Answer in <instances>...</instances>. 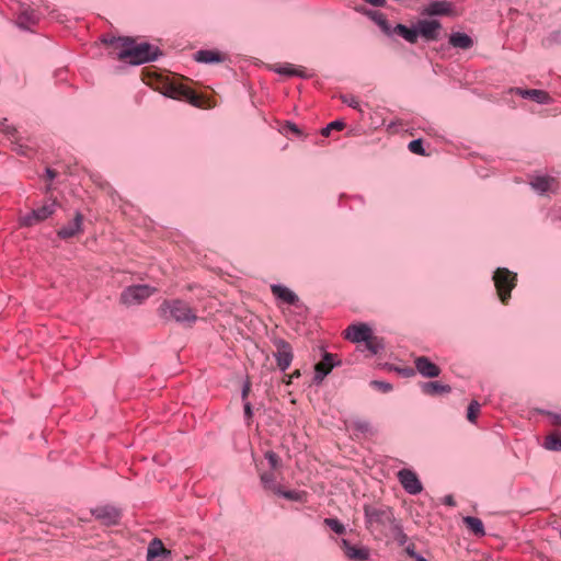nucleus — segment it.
Listing matches in <instances>:
<instances>
[{
    "mask_svg": "<svg viewBox=\"0 0 561 561\" xmlns=\"http://www.w3.org/2000/svg\"><path fill=\"white\" fill-rule=\"evenodd\" d=\"M104 43L113 48L119 46L121 48L116 54V58L119 60H128L133 66L156 61L162 56V51L158 46L147 42L137 44L136 41L129 36L112 37L104 39Z\"/></svg>",
    "mask_w": 561,
    "mask_h": 561,
    "instance_id": "f257e3e1",
    "label": "nucleus"
},
{
    "mask_svg": "<svg viewBox=\"0 0 561 561\" xmlns=\"http://www.w3.org/2000/svg\"><path fill=\"white\" fill-rule=\"evenodd\" d=\"M364 516L366 528L370 531L389 529L398 520L393 510L383 504H365Z\"/></svg>",
    "mask_w": 561,
    "mask_h": 561,
    "instance_id": "f03ea898",
    "label": "nucleus"
},
{
    "mask_svg": "<svg viewBox=\"0 0 561 561\" xmlns=\"http://www.w3.org/2000/svg\"><path fill=\"white\" fill-rule=\"evenodd\" d=\"M158 312L162 319L173 320L181 324L192 325L197 320V316L190 305L181 299L164 300Z\"/></svg>",
    "mask_w": 561,
    "mask_h": 561,
    "instance_id": "7ed1b4c3",
    "label": "nucleus"
},
{
    "mask_svg": "<svg viewBox=\"0 0 561 561\" xmlns=\"http://www.w3.org/2000/svg\"><path fill=\"white\" fill-rule=\"evenodd\" d=\"M497 296L503 305H507L512 290L517 285V274L506 267H497L492 276Z\"/></svg>",
    "mask_w": 561,
    "mask_h": 561,
    "instance_id": "20e7f679",
    "label": "nucleus"
},
{
    "mask_svg": "<svg viewBox=\"0 0 561 561\" xmlns=\"http://www.w3.org/2000/svg\"><path fill=\"white\" fill-rule=\"evenodd\" d=\"M154 291L156 288L149 285H131L121 293L119 301L127 307L140 305L151 297Z\"/></svg>",
    "mask_w": 561,
    "mask_h": 561,
    "instance_id": "39448f33",
    "label": "nucleus"
},
{
    "mask_svg": "<svg viewBox=\"0 0 561 561\" xmlns=\"http://www.w3.org/2000/svg\"><path fill=\"white\" fill-rule=\"evenodd\" d=\"M91 515L104 526L119 525L123 512L114 505H100L91 508Z\"/></svg>",
    "mask_w": 561,
    "mask_h": 561,
    "instance_id": "423d86ee",
    "label": "nucleus"
},
{
    "mask_svg": "<svg viewBox=\"0 0 561 561\" xmlns=\"http://www.w3.org/2000/svg\"><path fill=\"white\" fill-rule=\"evenodd\" d=\"M273 345L276 347L273 356L276 360V365L280 371H286L294 359V352L291 345L284 339H273Z\"/></svg>",
    "mask_w": 561,
    "mask_h": 561,
    "instance_id": "0eeeda50",
    "label": "nucleus"
},
{
    "mask_svg": "<svg viewBox=\"0 0 561 561\" xmlns=\"http://www.w3.org/2000/svg\"><path fill=\"white\" fill-rule=\"evenodd\" d=\"M443 25L436 19H422L415 23L417 37L421 36L425 42H436L440 38V31Z\"/></svg>",
    "mask_w": 561,
    "mask_h": 561,
    "instance_id": "6e6552de",
    "label": "nucleus"
},
{
    "mask_svg": "<svg viewBox=\"0 0 561 561\" xmlns=\"http://www.w3.org/2000/svg\"><path fill=\"white\" fill-rule=\"evenodd\" d=\"M341 364L335 354L323 351L321 360L314 365L313 383L320 385L332 369Z\"/></svg>",
    "mask_w": 561,
    "mask_h": 561,
    "instance_id": "1a4fd4ad",
    "label": "nucleus"
},
{
    "mask_svg": "<svg viewBox=\"0 0 561 561\" xmlns=\"http://www.w3.org/2000/svg\"><path fill=\"white\" fill-rule=\"evenodd\" d=\"M57 206V202L53 201L51 203L45 204L36 209H33L31 213L21 218V225L24 227H33L46 220L56 211Z\"/></svg>",
    "mask_w": 561,
    "mask_h": 561,
    "instance_id": "9d476101",
    "label": "nucleus"
},
{
    "mask_svg": "<svg viewBox=\"0 0 561 561\" xmlns=\"http://www.w3.org/2000/svg\"><path fill=\"white\" fill-rule=\"evenodd\" d=\"M398 480L401 483L404 491L411 495L420 494L423 490V485L417 474L411 469H401L398 472Z\"/></svg>",
    "mask_w": 561,
    "mask_h": 561,
    "instance_id": "9b49d317",
    "label": "nucleus"
},
{
    "mask_svg": "<svg viewBox=\"0 0 561 561\" xmlns=\"http://www.w3.org/2000/svg\"><path fill=\"white\" fill-rule=\"evenodd\" d=\"M339 545L345 557L350 560L367 561L370 557V551L367 547L352 545L351 541L345 538H342Z\"/></svg>",
    "mask_w": 561,
    "mask_h": 561,
    "instance_id": "f8f14e48",
    "label": "nucleus"
},
{
    "mask_svg": "<svg viewBox=\"0 0 561 561\" xmlns=\"http://www.w3.org/2000/svg\"><path fill=\"white\" fill-rule=\"evenodd\" d=\"M373 335L371 328L366 323L351 324L345 330V339L353 343H365Z\"/></svg>",
    "mask_w": 561,
    "mask_h": 561,
    "instance_id": "ddd939ff",
    "label": "nucleus"
},
{
    "mask_svg": "<svg viewBox=\"0 0 561 561\" xmlns=\"http://www.w3.org/2000/svg\"><path fill=\"white\" fill-rule=\"evenodd\" d=\"M416 371L424 378H436L442 369L426 356H419L414 359Z\"/></svg>",
    "mask_w": 561,
    "mask_h": 561,
    "instance_id": "4468645a",
    "label": "nucleus"
},
{
    "mask_svg": "<svg viewBox=\"0 0 561 561\" xmlns=\"http://www.w3.org/2000/svg\"><path fill=\"white\" fill-rule=\"evenodd\" d=\"M512 91L523 99L533 100L538 104L546 105L552 102L550 94L543 90L515 88Z\"/></svg>",
    "mask_w": 561,
    "mask_h": 561,
    "instance_id": "2eb2a0df",
    "label": "nucleus"
},
{
    "mask_svg": "<svg viewBox=\"0 0 561 561\" xmlns=\"http://www.w3.org/2000/svg\"><path fill=\"white\" fill-rule=\"evenodd\" d=\"M171 556L159 538H153L147 547V561H164Z\"/></svg>",
    "mask_w": 561,
    "mask_h": 561,
    "instance_id": "dca6fc26",
    "label": "nucleus"
},
{
    "mask_svg": "<svg viewBox=\"0 0 561 561\" xmlns=\"http://www.w3.org/2000/svg\"><path fill=\"white\" fill-rule=\"evenodd\" d=\"M453 11L451 3L446 0L431 1L422 11V15L440 16L450 15Z\"/></svg>",
    "mask_w": 561,
    "mask_h": 561,
    "instance_id": "f3484780",
    "label": "nucleus"
},
{
    "mask_svg": "<svg viewBox=\"0 0 561 561\" xmlns=\"http://www.w3.org/2000/svg\"><path fill=\"white\" fill-rule=\"evenodd\" d=\"M82 222L83 216L80 211H77L71 222L57 230V237L62 240L73 238L82 230Z\"/></svg>",
    "mask_w": 561,
    "mask_h": 561,
    "instance_id": "a211bd4d",
    "label": "nucleus"
},
{
    "mask_svg": "<svg viewBox=\"0 0 561 561\" xmlns=\"http://www.w3.org/2000/svg\"><path fill=\"white\" fill-rule=\"evenodd\" d=\"M420 388L422 393L430 397H437L448 394L451 392V387L449 385L443 383L437 380L420 382Z\"/></svg>",
    "mask_w": 561,
    "mask_h": 561,
    "instance_id": "6ab92c4d",
    "label": "nucleus"
},
{
    "mask_svg": "<svg viewBox=\"0 0 561 561\" xmlns=\"http://www.w3.org/2000/svg\"><path fill=\"white\" fill-rule=\"evenodd\" d=\"M357 11L362 12L363 14L368 16L371 21H374L386 35H388V36L392 35V27H391L389 21L387 20L386 15L382 12L376 11V10H369L366 8L357 9Z\"/></svg>",
    "mask_w": 561,
    "mask_h": 561,
    "instance_id": "aec40b11",
    "label": "nucleus"
},
{
    "mask_svg": "<svg viewBox=\"0 0 561 561\" xmlns=\"http://www.w3.org/2000/svg\"><path fill=\"white\" fill-rule=\"evenodd\" d=\"M448 44L453 48L468 50L473 47V38L463 32H451L448 36Z\"/></svg>",
    "mask_w": 561,
    "mask_h": 561,
    "instance_id": "412c9836",
    "label": "nucleus"
},
{
    "mask_svg": "<svg viewBox=\"0 0 561 561\" xmlns=\"http://www.w3.org/2000/svg\"><path fill=\"white\" fill-rule=\"evenodd\" d=\"M271 291L277 299L290 306H297L299 302V297L293 290L282 284L271 285Z\"/></svg>",
    "mask_w": 561,
    "mask_h": 561,
    "instance_id": "4be33fe9",
    "label": "nucleus"
},
{
    "mask_svg": "<svg viewBox=\"0 0 561 561\" xmlns=\"http://www.w3.org/2000/svg\"><path fill=\"white\" fill-rule=\"evenodd\" d=\"M194 60L201 64H218L225 60V57L217 50L201 49L195 53Z\"/></svg>",
    "mask_w": 561,
    "mask_h": 561,
    "instance_id": "5701e85b",
    "label": "nucleus"
},
{
    "mask_svg": "<svg viewBox=\"0 0 561 561\" xmlns=\"http://www.w3.org/2000/svg\"><path fill=\"white\" fill-rule=\"evenodd\" d=\"M392 34H398L410 44H415L417 42L415 24L412 27H408L407 25L399 23L392 27Z\"/></svg>",
    "mask_w": 561,
    "mask_h": 561,
    "instance_id": "b1692460",
    "label": "nucleus"
},
{
    "mask_svg": "<svg viewBox=\"0 0 561 561\" xmlns=\"http://www.w3.org/2000/svg\"><path fill=\"white\" fill-rule=\"evenodd\" d=\"M463 524L476 536L483 537L485 535L483 523L480 518L474 516L463 517Z\"/></svg>",
    "mask_w": 561,
    "mask_h": 561,
    "instance_id": "393cba45",
    "label": "nucleus"
},
{
    "mask_svg": "<svg viewBox=\"0 0 561 561\" xmlns=\"http://www.w3.org/2000/svg\"><path fill=\"white\" fill-rule=\"evenodd\" d=\"M261 483L265 490L272 491L273 493H277L282 488L276 483V479L273 472H263L260 476Z\"/></svg>",
    "mask_w": 561,
    "mask_h": 561,
    "instance_id": "a878e982",
    "label": "nucleus"
},
{
    "mask_svg": "<svg viewBox=\"0 0 561 561\" xmlns=\"http://www.w3.org/2000/svg\"><path fill=\"white\" fill-rule=\"evenodd\" d=\"M365 346L370 352L371 355H377L385 350V341L382 337L371 335L365 342Z\"/></svg>",
    "mask_w": 561,
    "mask_h": 561,
    "instance_id": "bb28decb",
    "label": "nucleus"
},
{
    "mask_svg": "<svg viewBox=\"0 0 561 561\" xmlns=\"http://www.w3.org/2000/svg\"><path fill=\"white\" fill-rule=\"evenodd\" d=\"M389 530L392 533L394 540L399 546H404L408 542V536L403 531V527L400 520H397Z\"/></svg>",
    "mask_w": 561,
    "mask_h": 561,
    "instance_id": "cd10ccee",
    "label": "nucleus"
},
{
    "mask_svg": "<svg viewBox=\"0 0 561 561\" xmlns=\"http://www.w3.org/2000/svg\"><path fill=\"white\" fill-rule=\"evenodd\" d=\"M323 524L329 527L336 535H343L346 533L345 525L335 517H328L323 519Z\"/></svg>",
    "mask_w": 561,
    "mask_h": 561,
    "instance_id": "c85d7f7f",
    "label": "nucleus"
},
{
    "mask_svg": "<svg viewBox=\"0 0 561 561\" xmlns=\"http://www.w3.org/2000/svg\"><path fill=\"white\" fill-rule=\"evenodd\" d=\"M543 447L551 451H561V435L554 433L546 437Z\"/></svg>",
    "mask_w": 561,
    "mask_h": 561,
    "instance_id": "c756f323",
    "label": "nucleus"
},
{
    "mask_svg": "<svg viewBox=\"0 0 561 561\" xmlns=\"http://www.w3.org/2000/svg\"><path fill=\"white\" fill-rule=\"evenodd\" d=\"M276 495L282 496L286 500L294 502H301L304 497V493L295 490H283L282 488L276 493Z\"/></svg>",
    "mask_w": 561,
    "mask_h": 561,
    "instance_id": "7c9ffc66",
    "label": "nucleus"
},
{
    "mask_svg": "<svg viewBox=\"0 0 561 561\" xmlns=\"http://www.w3.org/2000/svg\"><path fill=\"white\" fill-rule=\"evenodd\" d=\"M542 46L550 48L554 45H561V31L557 30L551 32L547 37L542 39Z\"/></svg>",
    "mask_w": 561,
    "mask_h": 561,
    "instance_id": "2f4dec72",
    "label": "nucleus"
},
{
    "mask_svg": "<svg viewBox=\"0 0 561 561\" xmlns=\"http://www.w3.org/2000/svg\"><path fill=\"white\" fill-rule=\"evenodd\" d=\"M531 186L540 193H546L549 190L550 180L547 176H537L531 182Z\"/></svg>",
    "mask_w": 561,
    "mask_h": 561,
    "instance_id": "473e14b6",
    "label": "nucleus"
},
{
    "mask_svg": "<svg viewBox=\"0 0 561 561\" xmlns=\"http://www.w3.org/2000/svg\"><path fill=\"white\" fill-rule=\"evenodd\" d=\"M408 148L412 153H415L419 156H427L422 138L411 140L408 145Z\"/></svg>",
    "mask_w": 561,
    "mask_h": 561,
    "instance_id": "72a5a7b5",
    "label": "nucleus"
},
{
    "mask_svg": "<svg viewBox=\"0 0 561 561\" xmlns=\"http://www.w3.org/2000/svg\"><path fill=\"white\" fill-rule=\"evenodd\" d=\"M479 412H480V403L476 400H472L469 403L468 409H467V420L470 423H474L478 417Z\"/></svg>",
    "mask_w": 561,
    "mask_h": 561,
    "instance_id": "f704fd0d",
    "label": "nucleus"
},
{
    "mask_svg": "<svg viewBox=\"0 0 561 561\" xmlns=\"http://www.w3.org/2000/svg\"><path fill=\"white\" fill-rule=\"evenodd\" d=\"M345 127V123L342 119H335L329 123L324 128L321 129V135L328 137L331 130H342Z\"/></svg>",
    "mask_w": 561,
    "mask_h": 561,
    "instance_id": "c9c22d12",
    "label": "nucleus"
},
{
    "mask_svg": "<svg viewBox=\"0 0 561 561\" xmlns=\"http://www.w3.org/2000/svg\"><path fill=\"white\" fill-rule=\"evenodd\" d=\"M25 22L32 23V24H34L36 22V18L34 16L33 11L25 10V11L21 12V14L19 15V26L21 28H28L24 24Z\"/></svg>",
    "mask_w": 561,
    "mask_h": 561,
    "instance_id": "e433bc0d",
    "label": "nucleus"
},
{
    "mask_svg": "<svg viewBox=\"0 0 561 561\" xmlns=\"http://www.w3.org/2000/svg\"><path fill=\"white\" fill-rule=\"evenodd\" d=\"M295 70L296 68L291 64H284L273 68V71L276 73L288 77L295 76Z\"/></svg>",
    "mask_w": 561,
    "mask_h": 561,
    "instance_id": "4c0bfd02",
    "label": "nucleus"
},
{
    "mask_svg": "<svg viewBox=\"0 0 561 561\" xmlns=\"http://www.w3.org/2000/svg\"><path fill=\"white\" fill-rule=\"evenodd\" d=\"M370 386L374 389L379 390L383 393H388L393 389V387L390 382L383 381V380H371Z\"/></svg>",
    "mask_w": 561,
    "mask_h": 561,
    "instance_id": "58836bf2",
    "label": "nucleus"
},
{
    "mask_svg": "<svg viewBox=\"0 0 561 561\" xmlns=\"http://www.w3.org/2000/svg\"><path fill=\"white\" fill-rule=\"evenodd\" d=\"M265 458L266 460L268 461V465L272 469H277L278 467H280V458L279 456L274 453L273 450H268L265 453Z\"/></svg>",
    "mask_w": 561,
    "mask_h": 561,
    "instance_id": "ea45409f",
    "label": "nucleus"
},
{
    "mask_svg": "<svg viewBox=\"0 0 561 561\" xmlns=\"http://www.w3.org/2000/svg\"><path fill=\"white\" fill-rule=\"evenodd\" d=\"M353 427L355 431L362 434H366L371 430L370 423L366 420H355L353 422Z\"/></svg>",
    "mask_w": 561,
    "mask_h": 561,
    "instance_id": "a19ab883",
    "label": "nucleus"
},
{
    "mask_svg": "<svg viewBox=\"0 0 561 561\" xmlns=\"http://www.w3.org/2000/svg\"><path fill=\"white\" fill-rule=\"evenodd\" d=\"M536 411L539 414L549 416L552 420L553 425L561 426V414L545 409H536Z\"/></svg>",
    "mask_w": 561,
    "mask_h": 561,
    "instance_id": "79ce46f5",
    "label": "nucleus"
},
{
    "mask_svg": "<svg viewBox=\"0 0 561 561\" xmlns=\"http://www.w3.org/2000/svg\"><path fill=\"white\" fill-rule=\"evenodd\" d=\"M340 99L344 104H347L350 107L360 111L359 101L354 95L342 94Z\"/></svg>",
    "mask_w": 561,
    "mask_h": 561,
    "instance_id": "37998d69",
    "label": "nucleus"
},
{
    "mask_svg": "<svg viewBox=\"0 0 561 561\" xmlns=\"http://www.w3.org/2000/svg\"><path fill=\"white\" fill-rule=\"evenodd\" d=\"M287 130L296 134L297 136H301L302 135L300 128L295 123H293L290 121H286L282 131L285 133Z\"/></svg>",
    "mask_w": 561,
    "mask_h": 561,
    "instance_id": "c03bdc74",
    "label": "nucleus"
},
{
    "mask_svg": "<svg viewBox=\"0 0 561 561\" xmlns=\"http://www.w3.org/2000/svg\"><path fill=\"white\" fill-rule=\"evenodd\" d=\"M243 413H244V419H245L247 423L250 424V422L252 421V417H253V408H252L251 402H249V401L243 402Z\"/></svg>",
    "mask_w": 561,
    "mask_h": 561,
    "instance_id": "a18cd8bd",
    "label": "nucleus"
},
{
    "mask_svg": "<svg viewBox=\"0 0 561 561\" xmlns=\"http://www.w3.org/2000/svg\"><path fill=\"white\" fill-rule=\"evenodd\" d=\"M396 370L405 378L413 377L416 373V369L412 367L396 368Z\"/></svg>",
    "mask_w": 561,
    "mask_h": 561,
    "instance_id": "49530a36",
    "label": "nucleus"
},
{
    "mask_svg": "<svg viewBox=\"0 0 561 561\" xmlns=\"http://www.w3.org/2000/svg\"><path fill=\"white\" fill-rule=\"evenodd\" d=\"M7 122H8L7 118H3L2 121H0V127L2 128V130L5 134L13 136L15 134L16 129H15V127L8 125Z\"/></svg>",
    "mask_w": 561,
    "mask_h": 561,
    "instance_id": "de8ad7c7",
    "label": "nucleus"
},
{
    "mask_svg": "<svg viewBox=\"0 0 561 561\" xmlns=\"http://www.w3.org/2000/svg\"><path fill=\"white\" fill-rule=\"evenodd\" d=\"M251 391V382L249 379H247L242 386V389H241V399L243 402L248 401V396Z\"/></svg>",
    "mask_w": 561,
    "mask_h": 561,
    "instance_id": "09e8293b",
    "label": "nucleus"
},
{
    "mask_svg": "<svg viewBox=\"0 0 561 561\" xmlns=\"http://www.w3.org/2000/svg\"><path fill=\"white\" fill-rule=\"evenodd\" d=\"M405 552L412 559H415L417 556H420V553H417L416 550H415V545L414 543H409L405 547Z\"/></svg>",
    "mask_w": 561,
    "mask_h": 561,
    "instance_id": "8fccbe9b",
    "label": "nucleus"
},
{
    "mask_svg": "<svg viewBox=\"0 0 561 561\" xmlns=\"http://www.w3.org/2000/svg\"><path fill=\"white\" fill-rule=\"evenodd\" d=\"M295 76L299 77V78H302V79H308V78L311 77V75L307 73V71L304 68L296 69L295 70Z\"/></svg>",
    "mask_w": 561,
    "mask_h": 561,
    "instance_id": "3c124183",
    "label": "nucleus"
},
{
    "mask_svg": "<svg viewBox=\"0 0 561 561\" xmlns=\"http://www.w3.org/2000/svg\"><path fill=\"white\" fill-rule=\"evenodd\" d=\"M444 504L450 507L456 506V501L451 494H448L443 500Z\"/></svg>",
    "mask_w": 561,
    "mask_h": 561,
    "instance_id": "603ef678",
    "label": "nucleus"
},
{
    "mask_svg": "<svg viewBox=\"0 0 561 561\" xmlns=\"http://www.w3.org/2000/svg\"><path fill=\"white\" fill-rule=\"evenodd\" d=\"M365 2L374 5V7H385L387 1L386 0H364Z\"/></svg>",
    "mask_w": 561,
    "mask_h": 561,
    "instance_id": "864d4df0",
    "label": "nucleus"
},
{
    "mask_svg": "<svg viewBox=\"0 0 561 561\" xmlns=\"http://www.w3.org/2000/svg\"><path fill=\"white\" fill-rule=\"evenodd\" d=\"M46 175L49 180H53L57 176V172L50 168H46Z\"/></svg>",
    "mask_w": 561,
    "mask_h": 561,
    "instance_id": "5fc2aeb1",
    "label": "nucleus"
},
{
    "mask_svg": "<svg viewBox=\"0 0 561 561\" xmlns=\"http://www.w3.org/2000/svg\"><path fill=\"white\" fill-rule=\"evenodd\" d=\"M190 103L195 105V106H198L199 105V102H198V99L196 95H193L191 99H190Z\"/></svg>",
    "mask_w": 561,
    "mask_h": 561,
    "instance_id": "6e6d98bb",
    "label": "nucleus"
},
{
    "mask_svg": "<svg viewBox=\"0 0 561 561\" xmlns=\"http://www.w3.org/2000/svg\"><path fill=\"white\" fill-rule=\"evenodd\" d=\"M299 377H300V370H295V371L291 374V376H290V378H299Z\"/></svg>",
    "mask_w": 561,
    "mask_h": 561,
    "instance_id": "4d7b16f0",
    "label": "nucleus"
},
{
    "mask_svg": "<svg viewBox=\"0 0 561 561\" xmlns=\"http://www.w3.org/2000/svg\"><path fill=\"white\" fill-rule=\"evenodd\" d=\"M415 561H427V559H425L423 556H417L415 559Z\"/></svg>",
    "mask_w": 561,
    "mask_h": 561,
    "instance_id": "13d9d810",
    "label": "nucleus"
}]
</instances>
